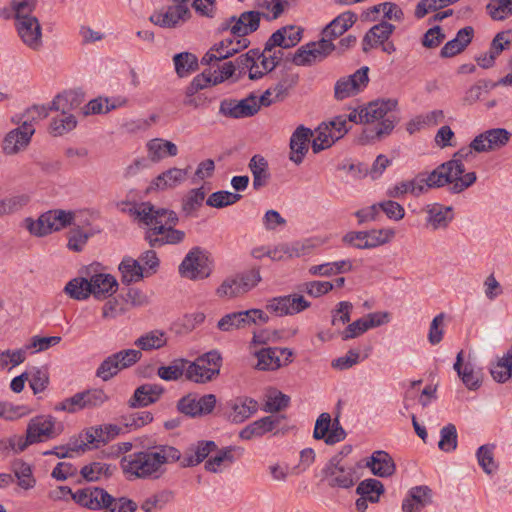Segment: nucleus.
<instances>
[{"mask_svg":"<svg viewBox=\"0 0 512 512\" xmlns=\"http://www.w3.org/2000/svg\"><path fill=\"white\" fill-rule=\"evenodd\" d=\"M180 463L182 468L194 467L201 463L195 445H191L182 456L181 451L167 443L148 446L142 451L125 455L120 467L129 481L135 479L158 480L167 472V466Z\"/></svg>","mask_w":512,"mask_h":512,"instance_id":"f257e3e1","label":"nucleus"},{"mask_svg":"<svg viewBox=\"0 0 512 512\" xmlns=\"http://www.w3.org/2000/svg\"><path fill=\"white\" fill-rule=\"evenodd\" d=\"M129 214L146 227L144 239L151 248L179 244L185 238L184 231L174 228L179 219L173 210L156 208L150 202H143L139 208H131Z\"/></svg>","mask_w":512,"mask_h":512,"instance_id":"f03ea898","label":"nucleus"},{"mask_svg":"<svg viewBox=\"0 0 512 512\" xmlns=\"http://www.w3.org/2000/svg\"><path fill=\"white\" fill-rule=\"evenodd\" d=\"M472 141L469 146L462 147L456 151L452 158L434 169L428 176L429 186L443 187L450 184V192L459 194L471 187L477 180L475 172L465 173L464 160L473 154Z\"/></svg>","mask_w":512,"mask_h":512,"instance_id":"7ed1b4c3","label":"nucleus"},{"mask_svg":"<svg viewBox=\"0 0 512 512\" xmlns=\"http://www.w3.org/2000/svg\"><path fill=\"white\" fill-rule=\"evenodd\" d=\"M397 107L398 101L394 98L377 99L364 106L365 124L378 123L363 130L360 143L365 145L390 135L400 121Z\"/></svg>","mask_w":512,"mask_h":512,"instance_id":"20e7f679","label":"nucleus"},{"mask_svg":"<svg viewBox=\"0 0 512 512\" xmlns=\"http://www.w3.org/2000/svg\"><path fill=\"white\" fill-rule=\"evenodd\" d=\"M37 0L16 4V23L14 27L22 43L32 51H40L43 47L42 26L33 15Z\"/></svg>","mask_w":512,"mask_h":512,"instance_id":"39448f33","label":"nucleus"},{"mask_svg":"<svg viewBox=\"0 0 512 512\" xmlns=\"http://www.w3.org/2000/svg\"><path fill=\"white\" fill-rule=\"evenodd\" d=\"M74 218L73 211L54 209L42 213L37 220L26 218L25 225L32 235L43 237L70 226Z\"/></svg>","mask_w":512,"mask_h":512,"instance_id":"423d86ee","label":"nucleus"},{"mask_svg":"<svg viewBox=\"0 0 512 512\" xmlns=\"http://www.w3.org/2000/svg\"><path fill=\"white\" fill-rule=\"evenodd\" d=\"M213 270L212 260L201 247H193L179 265V274L189 280L208 278Z\"/></svg>","mask_w":512,"mask_h":512,"instance_id":"0eeeda50","label":"nucleus"},{"mask_svg":"<svg viewBox=\"0 0 512 512\" xmlns=\"http://www.w3.org/2000/svg\"><path fill=\"white\" fill-rule=\"evenodd\" d=\"M339 455L333 456L322 470L323 479L331 488L349 489L357 481L356 470L341 464Z\"/></svg>","mask_w":512,"mask_h":512,"instance_id":"6e6552de","label":"nucleus"},{"mask_svg":"<svg viewBox=\"0 0 512 512\" xmlns=\"http://www.w3.org/2000/svg\"><path fill=\"white\" fill-rule=\"evenodd\" d=\"M369 67L362 66L353 74L340 77L334 84V98L343 101L363 92L369 84Z\"/></svg>","mask_w":512,"mask_h":512,"instance_id":"1a4fd4ad","label":"nucleus"},{"mask_svg":"<svg viewBox=\"0 0 512 512\" xmlns=\"http://www.w3.org/2000/svg\"><path fill=\"white\" fill-rule=\"evenodd\" d=\"M258 411V402L248 396H238L219 407L221 415L233 424H241Z\"/></svg>","mask_w":512,"mask_h":512,"instance_id":"9d476101","label":"nucleus"},{"mask_svg":"<svg viewBox=\"0 0 512 512\" xmlns=\"http://www.w3.org/2000/svg\"><path fill=\"white\" fill-rule=\"evenodd\" d=\"M173 4L165 11H155L149 21L162 28H176L191 18L188 5L180 0H172Z\"/></svg>","mask_w":512,"mask_h":512,"instance_id":"9b49d317","label":"nucleus"},{"mask_svg":"<svg viewBox=\"0 0 512 512\" xmlns=\"http://www.w3.org/2000/svg\"><path fill=\"white\" fill-rule=\"evenodd\" d=\"M259 111L257 96L250 93L247 97L236 100L232 98L223 99L219 105V114L232 119L252 117Z\"/></svg>","mask_w":512,"mask_h":512,"instance_id":"f8f14e48","label":"nucleus"},{"mask_svg":"<svg viewBox=\"0 0 512 512\" xmlns=\"http://www.w3.org/2000/svg\"><path fill=\"white\" fill-rule=\"evenodd\" d=\"M63 425L57 423L51 415H39L30 419L26 432L35 443L54 439L63 431Z\"/></svg>","mask_w":512,"mask_h":512,"instance_id":"ddd939ff","label":"nucleus"},{"mask_svg":"<svg viewBox=\"0 0 512 512\" xmlns=\"http://www.w3.org/2000/svg\"><path fill=\"white\" fill-rule=\"evenodd\" d=\"M511 137L512 132L505 128L488 129L472 140V148H474L476 153L497 151L505 147Z\"/></svg>","mask_w":512,"mask_h":512,"instance_id":"4468645a","label":"nucleus"},{"mask_svg":"<svg viewBox=\"0 0 512 512\" xmlns=\"http://www.w3.org/2000/svg\"><path fill=\"white\" fill-rule=\"evenodd\" d=\"M311 303L302 295H285L269 299L266 303V310L270 313L282 317L285 315H294L309 308Z\"/></svg>","mask_w":512,"mask_h":512,"instance_id":"2eb2a0df","label":"nucleus"},{"mask_svg":"<svg viewBox=\"0 0 512 512\" xmlns=\"http://www.w3.org/2000/svg\"><path fill=\"white\" fill-rule=\"evenodd\" d=\"M72 499L80 506L91 510H103L108 507L114 497L100 487H87L72 494Z\"/></svg>","mask_w":512,"mask_h":512,"instance_id":"dca6fc26","label":"nucleus"},{"mask_svg":"<svg viewBox=\"0 0 512 512\" xmlns=\"http://www.w3.org/2000/svg\"><path fill=\"white\" fill-rule=\"evenodd\" d=\"M302 30L296 26H285L276 30L265 43V51L276 47L288 49L296 46L301 40Z\"/></svg>","mask_w":512,"mask_h":512,"instance_id":"f3484780","label":"nucleus"},{"mask_svg":"<svg viewBox=\"0 0 512 512\" xmlns=\"http://www.w3.org/2000/svg\"><path fill=\"white\" fill-rule=\"evenodd\" d=\"M261 17V12L255 10L244 11L238 17L231 16L230 22H234L232 35L238 38H246L247 35L259 29Z\"/></svg>","mask_w":512,"mask_h":512,"instance_id":"a211bd4d","label":"nucleus"},{"mask_svg":"<svg viewBox=\"0 0 512 512\" xmlns=\"http://www.w3.org/2000/svg\"><path fill=\"white\" fill-rule=\"evenodd\" d=\"M187 174V169H180L176 167L170 168L153 179L147 187L146 193L173 189L186 180Z\"/></svg>","mask_w":512,"mask_h":512,"instance_id":"6ab92c4d","label":"nucleus"},{"mask_svg":"<svg viewBox=\"0 0 512 512\" xmlns=\"http://www.w3.org/2000/svg\"><path fill=\"white\" fill-rule=\"evenodd\" d=\"M165 389L159 384L145 383L137 387L133 395L128 400V405L131 408L147 407L150 404L156 403Z\"/></svg>","mask_w":512,"mask_h":512,"instance_id":"aec40b11","label":"nucleus"},{"mask_svg":"<svg viewBox=\"0 0 512 512\" xmlns=\"http://www.w3.org/2000/svg\"><path fill=\"white\" fill-rule=\"evenodd\" d=\"M217 454L208 458L205 462L204 468L211 473H218L221 471V466H227L234 463L244 453V448L240 446H227L221 449L217 448Z\"/></svg>","mask_w":512,"mask_h":512,"instance_id":"412c9836","label":"nucleus"},{"mask_svg":"<svg viewBox=\"0 0 512 512\" xmlns=\"http://www.w3.org/2000/svg\"><path fill=\"white\" fill-rule=\"evenodd\" d=\"M394 30L395 26L387 21H381L380 23L372 26L363 37V52L367 53L371 49L379 47L381 43L390 38Z\"/></svg>","mask_w":512,"mask_h":512,"instance_id":"4be33fe9","label":"nucleus"},{"mask_svg":"<svg viewBox=\"0 0 512 512\" xmlns=\"http://www.w3.org/2000/svg\"><path fill=\"white\" fill-rule=\"evenodd\" d=\"M432 502V490L428 486L412 487L402 502L403 512H420Z\"/></svg>","mask_w":512,"mask_h":512,"instance_id":"5701e85b","label":"nucleus"},{"mask_svg":"<svg viewBox=\"0 0 512 512\" xmlns=\"http://www.w3.org/2000/svg\"><path fill=\"white\" fill-rule=\"evenodd\" d=\"M312 135V131L309 128L300 125L296 128L290 138V156L289 159L299 165L303 162V159L308 152V141Z\"/></svg>","mask_w":512,"mask_h":512,"instance_id":"b1692460","label":"nucleus"},{"mask_svg":"<svg viewBox=\"0 0 512 512\" xmlns=\"http://www.w3.org/2000/svg\"><path fill=\"white\" fill-rule=\"evenodd\" d=\"M84 102V93L81 90H68L56 95L50 104V109L59 111L61 114H72L71 112L81 106Z\"/></svg>","mask_w":512,"mask_h":512,"instance_id":"393cba45","label":"nucleus"},{"mask_svg":"<svg viewBox=\"0 0 512 512\" xmlns=\"http://www.w3.org/2000/svg\"><path fill=\"white\" fill-rule=\"evenodd\" d=\"M426 213V223L433 230L446 229L454 219L452 207L439 203L428 205Z\"/></svg>","mask_w":512,"mask_h":512,"instance_id":"a878e982","label":"nucleus"},{"mask_svg":"<svg viewBox=\"0 0 512 512\" xmlns=\"http://www.w3.org/2000/svg\"><path fill=\"white\" fill-rule=\"evenodd\" d=\"M255 324L251 317L250 309L244 311L231 312L224 315L218 322L217 328L223 332L245 329Z\"/></svg>","mask_w":512,"mask_h":512,"instance_id":"bb28decb","label":"nucleus"},{"mask_svg":"<svg viewBox=\"0 0 512 512\" xmlns=\"http://www.w3.org/2000/svg\"><path fill=\"white\" fill-rule=\"evenodd\" d=\"M92 295L97 300L112 296L118 288L116 278L107 273H96L90 276Z\"/></svg>","mask_w":512,"mask_h":512,"instance_id":"cd10ccee","label":"nucleus"},{"mask_svg":"<svg viewBox=\"0 0 512 512\" xmlns=\"http://www.w3.org/2000/svg\"><path fill=\"white\" fill-rule=\"evenodd\" d=\"M463 361L464 351L461 350L456 356V361L453 365L454 370L457 372L465 387H467L469 390L479 389L482 384L480 373L475 371L470 363H466L464 365Z\"/></svg>","mask_w":512,"mask_h":512,"instance_id":"c85d7f7f","label":"nucleus"},{"mask_svg":"<svg viewBox=\"0 0 512 512\" xmlns=\"http://www.w3.org/2000/svg\"><path fill=\"white\" fill-rule=\"evenodd\" d=\"M366 466L371 469L373 475L382 478L393 475L396 470L393 458L383 450L373 452Z\"/></svg>","mask_w":512,"mask_h":512,"instance_id":"c756f323","label":"nucleus"},{"mask_svg":"<svg viewBox=\"0 0 512 512\" xmlns=\"http://www.w3.org/2000/svg\"><path fill=\"white\" fill-rule=\"evenodd\" d=\"M280 420L278 417L265 416L258 419L239 432V438L242 440H251L256 437H262L268 432H271L278 424Z\"/></svg>","mask_w":512,"mask_h":512,"instance_id":"7c9ffc66","label":"nucleus"},{"mask_svg":"<svg viewBox=\"0 0 512 512\" xmlns=\"http://www.w3.org/2000/svg\"><path fill=\"white\" fill-rule=\"evenodd\" d=\"M357 20V15L352 11H346L338 15L322 30V35L333 41L343 35Z\"/></svg>","mask_w":512,"mask_h":512,"instance_id":"2f4dec72","label":"nucleus"},{"mask_svg":"<svg viewBox=\"0 0 512 512\" xmlns=\"http://www.w3.org/2000/svg\"><path fill=\"white\" fill-rule=\"evenodd\" d=\"M148 157L153 162H159L166 156L174 157L178 154L176 144L169 140L155 138L147 143Z\"/></svg>","mask_w":512,"mask_h":512,"instance_id":"473e14b6","label":"nucleus"},{"mask_svg":"<svg viewBox=\"0 0 512 512\" xmlns=\"http://www.w3.org/2000/svg\"><path fill=\"white\" fill-rule=\"evenodd\" d=\"M248 167L253 175V188L259 190L268 183L270 178L268 162L259 155H254L248 164Z\"/></svg>","mask_w":512,"mask_h":512,"instance_id":"72a5a7b5","label":"nucleus"},{"mask_svg":"<svg viewBox=\"0 0 512 512\" xmlns=\"http://www.w3.org/2000/svg\"><path fill=\"white\" fill-rule=\"evenodd\" d=\"M257 357L256 369L261 371H273L282 366L278 347H267L255 353Z\"/></svg>","mask_w":512,"mask_h":512,"instance_id":"f704fd0d","label":"nucleus"},{"mask_svg":"<svg viewBox=\"0 0 512 512\" xmlns=\"http://www.w3.org/2000/svg\"><path fill=\"white\" fill-rule=\"evenodd\" d=\"M167 341L168 339L166 333L163 330L155 329L137 338L134 342V345L137 346L140 350L151 351L158 350L166 346Z\"/></svg>","mask_w":512,"mask_h":512,"instance_id":"c9c22d12","label":"nucleus"},{"mask_svg":"<svg viewBox=\"0 0 512 512\" xmlns=\"http://www.w3.org/2000/svg\"><path fill=\"white\" fill-rule=\"evenodd\" d=\"M217 375V369H209L197 359L194 362L189 361V364L186 365L185 377L195 383H206L213 380Z\"/></svg>","mask_w":512,"mask_h":512,"instance_id":"e433bc0d","label":"nucleus"},{"mask_svg":"<svg viewBox=\"0 0 512 512\" xmlns=\"http://www.w3.org/2000/svg\"><path fill=\"white\" fill-rule=\"evenodd\" d=\"M119 271L122 283L127 285L140 281L144 276L143 268L139 261L128 256L122 259L119 264Z\"/></svg>","mask_w":512,"mask_h":512,"instance_id":"4c0bfd02","label":"nucleus"},{"mask_svg":"<svg viewBox=\"0 0 512 512\" xmlns=\"http://www.w3.org/2000/svg\"><path fill=\"white\" fill-rule=\"evenodd\" d=\"M70 298L74 300H86L92 295L90 278L76 277L71 279L63 290Z\"/></svg>","mask_w":512,"mask_h":512,"instance_id":"58836bf2","label":"nucleus"},{"mask_svg":"<svg viewBox=\"0 0 512 512\" xmlns=\"http://www.w3.org/2000/svg\"><path fill=\"white\" fill-rule=\"evenodd\" d=\"M116 470V466L103 463V462H92L81 468L80 474L87 482H96L101 479L102 476L110 477Z\"/></svg>","mask_w":512,"mask_h":512,"instance_id":"ea45409f","label":"nucleus"},{"mask_svg":"<svg viewBox=\"0 0 512 512\" xmlns=\"http://www.w3.org/2000/svg\"><path fill=\"white\" fill-rule=\"evenodd\" d=\"M175 71L181 78L187 77L199 68V62L196 55L190 52H181L173 57Z\"/></svg>","mask_w":512,"mask_h":512,"instance_id":"a19ab883","label":"nucleus"},{"mask_svg":"<svg viewBox=\"0 0 512 512\" xmlns=\"http://www.w3.org/2000/svg\"><path fill=\"white\" fill-rule=\"evenodd\" d=\"M384 492L385 488L382 482L374 478L361 481L356 488V493L366 497L371 503L379 502L380 496Z\"/></svg>","mask_w":512,"mask_h":512,"instance_id":"79ce46f5","label":"nucleus"},{"mask_svg":"<svg viewBox=\"0 0 512 512\" xmlns=\"http://www.w3.org/2000/svg\"><path fill=\"white\" fill-rule=\"evenodd\" d=\"M187 364H189L187 359H174L168 366L158 367L157 375L164 381H177L185 375Z\"/></svg>","mask_w":512,"mask_h":512,"instance_id":"37998d69","label":"nucleus"},{"mask_svg":"<svg viewBox=\"0 0 512 512\" xmlns=\"http://www.w3.org/2000/svg\"><path fill=\"white\" fill-rule=\"evenodd\" d=\"M366 240L363 244H358L357 249H371L388 243L394 236L391 229H372L365 231Z\"/></svg>","mask_w":512,"mask_h":512,"instance_id":"c03bdc74","label":"nucleus"},{"mask_svg":"<svg viewBox=\"0 0 512 512\" xmlns=\"http://www.w3.org/2000/svg\"><path fill=\"white\" fill-rule=\"evenodd\" d=\"M30 202L28 194H15L0 200V217L22 210Z\"/></svg>","mask_w":512,"mask_h":512,"instance_id":"a18cd8bd","label":"nucleus"},{"mask_svg":"<svg viewBox=\"0 0 512 512\" xmlns=\"http://www.w3.org/2000/svg\"><path fill=\"white\" fill-rule=\"evenodd\" d=\"M495 444H485L478 448L476 457L479 466L483 471L490 475L498 469V464L494 459Z\"/></svg>","mask_w":512,"mask_h":512,"instance_id":"49530a36","label":"nucleus"},{"mask_svg":"<svg viewBox=\"0 0 512 512\" xmlns=\"http://www.w3.org/2000/svg\"><path fill=\"white\" fill-rule=\"evenodd\" d=\"M242 195L227 190L213 192L207 199L206 204L214 208H224L237 203Z\"/></svg>","mask_w":512,"mask_h":512,"instance_id":"de8ad7c7","label":"nucleus"},{"mask_svg":"<svg viewBox=\"0 0 512 512\" xmlns=\"http://www.w3.org/2000/svg\"><path fill=\"white\" fill-rule=\"evenodd\" d=\"M490 374L499 383H504L512 378V356L504 355L500 358L496 364L492 365Z\"/></svg>","mask_w":512,"mask_h":512,"instance_id":"09e8293b","label":"nucleus"},{"mask_svg":"<svg viewBox=\"0 0 512 512\" xmlns=\"http://www.w3.org/2000/svg\"><path fill=\"white\" fill-rule=\"evenodd\" d=\"M29 144L26 135H22L20 130L10 131L3 141V150L8 155H13L25 148Z\"/></svg>","mask_w":512,"mask_h":512,"instance_id":"8fccbe9b","label":"nucleus"},{"mask_svg":"<svg viewBox=\"0 0 512 512\" xmlns=\"http://www.w3.org/2000/svg\"><path fill=\"white\" fill-rule=\"evenodd\" d=\"M288 1L289 0H258L257 6L268 12H261L262 17L267 20H275L280 17L285 7L288 6Z\"/></svg>","mask_w":512,"mask_h":512,"instance_id":"3c124183","label":"nucleus"},{"mask_svg":"<svg viewBox=\"0 0 512 512\" xmlns=\"http://www.w3.org/2000/svg\"><path fill=\"white\" fill-rule=\"evenodd\" d=\"M457 429L454 424H447L440 430L438 448L444 452H452L457 448Z\"/></svg>","mask_w":512,"mask_h":512,"instance_id":"603ef678","label":"nucleus"},{"mask_svg":"<svg viewBox=\"0 0 512 512\" xmlns=\"http://www.w3.org/2000/svg\"><path fill=\"white\" fill-rule=\"evenodd\" d=\"M77 126V120L73 114H61L53 118L50 128L54 136H62L72 131Z\"/></svg>","mask_w":512,"mask_h":512,"instance_id":"864d4df0","label":"nucleus"},{"mask_svg":"<svg viewBox=\"0 0 512 512\" xmlns=\"http://www.w3.org/2000/svg\"><path fill=\"white\" fill-rule=\"evenodd\" d=\"M250 44V41L247 38H239L237 40L227 38L223 39L219 43L214 45L215 52L219 54H225L229 52V57L233 56L235 53L247 48Z\"/></svg>","mask_w":512,"mask_h":512,"instance_id":"5fc2aeb1","label":"nucleus"},{"mask_svg":"<svg viewBox=\"0 0 512 512\" xmlns=\"http://www.w3.org/2000/svg\"><path fill=\"white\" fill-rule=\"evenodd\" d=\"M458 1L459 0H421L415 7L414 15L417 19H422L429 12L437 11Z\"/></svg>","mask_w":512,"mask_h":512,"instance_id":"6e6d98bb","label":"nucleus"},{"mask_svg":"<svg viewBox=\"0 0 512 512\" xmlns=\"http://www.w3.org/2000/svg\"><path fill=\"white\" fill-rule=\"evenodd\" d=\"M216 295L219 298H236L243 295L242 288L237 277H228L216 289Z\"/></svg>","mask_w":512,"mask_h":512,"instance_id":"4d7b16f0","label":"nucleus"},{"mask_svg":"<svg viewBox=\"0 0 512 512\" xmlns=\"http://www.w3.org/2000/svg\"><path fill=\"white\" fill-rule=\"evenodd\" d=\"M322 36L319 41L310 42L311 55L315 62L322 61L336 50V45L333 41L324 35Z\"/></svg>","mask_w":512,"mask_h":512,"instance_id":"13d9d810","label":"nucleus"},{"mask_svg":"<svg viewBox=\"0 0 512 512\" xmlns=\"http://www.w3.org/2000/svg\"><path fill=\"white\" fill-rule=\"evenodd\" d=\"M14 474L18 480L19 487L28 490L34 487L36 480L33 477L32 469L29 464L19 462L14 464Z\"/></svg>","mask_w":512,"mask_h":512,"instance_id":"bf43d9fd","label":"nucleus"},{"mask_svg":"<svg viewBox=\"0 0 512 512\" xmlns=\"http://www.w3.org/2000/svg\"><path fill=\"white\" fill-rule=\"evenodd\" d=\"M205 191L203 187L191 189L186 197L182 201V209L183 211L189 215L199 207L202 206V203L205 199Z\"/></svg>","mask_w":512,"mask_h":512,"instance_id":"052dcab7","label":"nucleus"},{"mask_svg":"<svg viewBox=\"0 0 512 512\" xmlns=\"http://www.w3.org/2000/svg\"><path fill=\"white\" fill-rule=\"evenodd\" d=\"M153 420V415L148 411L135 412L121 416V423L130 430L141 428Z\"/></svg>","mask_w":512,"mask_h":512,"instance_id":"680f3d73","label":"nucleus"},{"mask_svg":"<svg viewBox=\"0 0 512 512\" xmlns=\"http://www.w3.org/2000/svg\"><path fill=\"white\" fill-rule=\"evenodd\" d=\"M496 83H491L487 80H479L476 84L471 86L466 92L462 99L464 105H472L476 103L482 95V92H486L495 87Z\"/></svg>","mask_w":512,"mask_h":512,"instance_id":"e2e57ef3","label":"nucleus"},{"mask_svg":"<svg viewBox=\"0 0 512 512\" xmlns=\"http://www.w3.org/2000/svg\"><path fill=\"white\" fill-rule=\"evenodd\" d=\"M486 8L492 19L503 20L512 14V0H491Z\"/></svg>","mask_w":512,"mask_h":512,"instance_id":"0e129e2a","label":"nucleus"},{"mask_svg":"<svg viewBox=\"0 0 512 512\" xmlns=\"http://www.w3.org/2000/svg\"><path fill=\"white\" fill-rule=\"evenodd\" d=\"M214 73L211 69H206L202 73L196 75L190 84L186 87L190 96L195 95L198 91L213 85Z\"/></svg>","mask_w":512,"mask_h":512,"instance_id":"69168bd1","label":"nucleus"},{"mask_svg":"<svg viewBox=\"0 0 512 512\" xmlns=\"http://www.w3.org/2000/svg\"><path fill=\"white\" fill-rule=\"evenodd\" d=\"M121 368L113 354L105 358L96 370V376L103 381H109L116 376Z\"/></svg>","mask_w":512,"mask_h":512,"instance_id":"338daca9","label":"nucleus"},{"mask_svg":"<svg viewBox=\"0 0 512 512\" xmlns=\"http://www.w3.org/2000/svg\"><path fill=\"white\" fill-rule=\"evenodd\" d=\"M118 105L108 98H96L89 101L84 107V114H105L115 109Z\"/></svg>","mask_w":512,"mask_h":512,"instance_id":"774afa93","label":"nucleus"}]
</instances>
